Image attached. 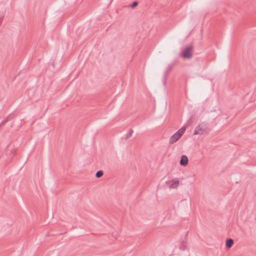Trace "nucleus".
Returning <instances> with one entry per match:
<instances>
[{
	"mask_svg": "<svg viewBox=\"0 0 256 256\" xmlns=\"http://www.w3.org/2000/svg\"><path fill=\"white\" fill-rule=\"evenodd\" d=\"M210 129L208 128V124L204 122H202L194 128V135H202L209 132Z\"/></svg>",
	"mask_w": 256,
	"mask_h": 256,
	"instance_id": "obj_1",
	"label": "nucleus"
},
{
	"mask_svg": "<svg viewBox=\"0 0 256 256\" xmlns=\"http://www.w3.org/2000/svg\"><path fill=\"white\" fill-rule=\"evenodd\" d=\"M186 131V128L183 126L174 133L169 140V142L172 144L177 142Z\"/></svg>",
	"mask_w": 256,
	"mask_h": 256,
	"instance_id": "obj_2",
	"label": "nucleus"
},
{
	"mask_svg": "<svg viewBox=\"0 0 256 256\" xmlns=\"http://www.w3.org/2000/svg\"><path fill=\"white\" fill-rule=\"evenodd\" d=\"M182 56L184 58H190L192 56V46H190L184 48L182 52Z\"/></svg>",
	"mask_w": 256,
	"mask_h": 256,
	"instance_id": "obj_3",
	"label": "nucleus"
},
{
	"mask_svg": "<svg viewBox=\"0 0 256 256\" xmlns=\"http://www.w3.org/2000/svg\"><path fill=\"white\" fill-rule=\"evenodd\" d=\"M170 188H176L178 186L179 180H172L168 182Z\"/></svg>",
	"mask_w": 256,
	"mask_h": 256,
	"instance_id": "obj_4",
	"label": "nucleus"
},
{
	"mask_svg": "<svg viewBox=\"0 0 256 256\" xmlns=\"http://www.w3.org/2000/svg\"><path fill=\"white\" fill-rule=\"evenodd\" d=\"M188 158L187 157V156H185V155H182L181 158H180V164L182 166H186L188 165Z\"/></svg>",
	"mask_w": 256,
	"mask_h": 256,
	"instance_id": "obj_5",
	"label": "nucleus"
},
{
	"mask_svg": "<svg viewBox=\"0 0 256 256\" xmlns=\"http://www.w3.org/2000/svg\"><path fill=\"white\" fill-rule=\"evenodd\" d=\"M178 247L180 250H184L186 248V240H182L179 242Z\"/></svg>",
	"mask_w": 256,
	"mask_h": 256,
	"instance_id": "obj_6",
	"label": "nucleus"
},
{
	"mask_svg": "<svg viewBox=\"0 0 256 256\" xmlns=\"http://www.w3.org/2000/svg\"><path fill=\"white\" fill-rule=\"evenodd\" d=\"M234 244V240L232 238L226 240V246L227 248H230Z\"/></svg>",
	"mask_w": 256,
	"mask_h": 256,
	"instance_id": "obj_7",
	"label": "nucleus"
},
{
	"mask_svg": "<svg viewBox=\"0 0 256 256\" xmlns=\"http://www.w3.org/2000/svg\"><path fill=\"white\" fill-rule=\"evenodd\" d=\"M103 174L104 172L102 170H99L96 173V178H100L103 175Z\"/></svg>",
	"mask_w": 256,
	"mask_h": 256,
	"instance_id": "obj_8",
	"label": "nucleus"
},
{
	"mask_svg": "<svg viewBox=\"0 0 256 256\" xmlns=\"http://www.w3.org/2000/svg\"><path fill=\"white\" fill-rule=\"evenodd\" d=\"M132 133H133V130H131L126 135V139H128L129 138H130L132 136Z\"/></svg>",
	"mask_w": 256,
	"mask_h": 256,
	"instance_id": "obj_9",
	"label": "nucleus"
},
{
	"mask_svg": "<svg viewBox=\"0 0 256 256\" xmlns=\"http://www.w3.org/2000/svg\"><path fill=\"white\" fill-rule=\"evenodd\" d=\"M138 2H134L131 5V7H132V8H134L136 6H138Z\"/></svg>",
	"mask_w": 256,
	"mask_h": 256,
	"instance_id": "obj_10",
	"label": "nucleus"
},
{
	"mask_svg": "<svg viewBox=\"0 0 256 256\" xmlns=\"http://www.w3.org/2000/svg\"><path fill=\"white\" fill-rule=\"evenodd\" d=\"M164 84L166 86V80H164L163 82Z\"/></svg>",
	"mask_w": 256,
	"mask_h": 256,
	"instance_id": "obj_11",
	"label": "nucleus"
}]
</instances>
